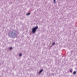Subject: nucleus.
Returning a JSON list of instances; mask_svg holds the SVG:
<instances>
[{"label":"nucleus","instance_id":"1","mask_svg":"<svg viewBox=\"0 0 77 77\" xmlns=\"http://www.w3.org/2000/svg\"><path fill=\"white\" fill-rule=\"evenodd\" d=\"M38 29V26H36V27H34L32 29V32L33 33H35L37 30Z\"/></svg>","mask_w":77,"mask_h":77},{"label":"nucleus","instance_id":"2","mask_svg":"<svg viewBox=\"0 0 77 77\" xmlns=\"http://www.w3.org/2000/svg\"><path fill=\"white\" fill-rule=\"evenodd\" d=\"M43 71V69H42L41 70H40L39 72L40 74L41 73V72H42Z\"/></svg>","mask_w":77,"mask_h":77},{"label":"nucleus","instance_id":"3","mask_svg":"<svg viewBox=\"0 0 77 77\" xmlns=\"http://www.w3.org/2000/svg\"><path fill=\"white\" fill-rule=\"evenodd\" d=\"M22 56V54L21 53H20V54L19 55V57H21Z\"/></svg>","mask_w":77,"mask_h":77},{"label":"nucleus","instance_id":"4","mask_svg":"<svg viewBox=\"0 0 77 77\" xmlns=\"http://www.w3.org/2000/svg\"><path fill=\"white\" fill-rule=\"evenodd\" d=\"M76 72H77L76 71H74L73 72V74H76Z\"/></svg>","mask_w":77,"mask_h":77},{"label":"nucleus","instance_id":"5","mask_svg":"<svg viewBox=\"0 0 77 77\" xmlns=\"http://www.w3.org/2000/svg\"><path fill=\"white\" fill-rule=\"evenodd\" d=\"M70 72H71V73L72 72V69H71L70 70Z\"/></svg>","mask_w":77,"mask_h":77},{"label":"nucleus","instance_id":"6","mask_svg":"<svg viewBox=\"0 0 77 77\" xmlns=\"http://www.w3.org/2000/svg\"><path fill=\"white\" fill-rule=\"evenodd\" d=\"M30 13H27L26 14L27 15H30Z\"/></svg>","mask_w":77,"mask_h":77},{"label":"nucleus","instance_id":"7","mask_svg":"<svg viewBox=\"0 0 77 77\" xmlns=\"http://www.w3.org/2000/svg\"><path fill=\"white\" fill-rule=\"evenodd\" d=\"M55 44V42H54L53 44H52V45H54Z\"/></svg>","mask_w":77,"mask_h":77},{"label":"nucleus","instance_id":"8","mask_svg":"<svg viewBox=\"0 0 77 77\" xmlns=\"http://www.w3.org/2000/svg\"><path fill=\"white\" fill-rule=\"evenodd\" d=\"M10 50H12V47H10Z\"/></svg>","mask_w":77,"mask_h":77},{"label":"nucleus","instance_id":"9","mask_svg":"<svg viewBox=\"0 0 77 77\" xmlns=\"http://www.w3.org/2000/svg\"><path fill=\"white\" fill-rule=\"evenodd\" d=\"M54 3H56V0H54Z\"/></svg>","mask_w":77,"mask_h":77}]
</instances>
